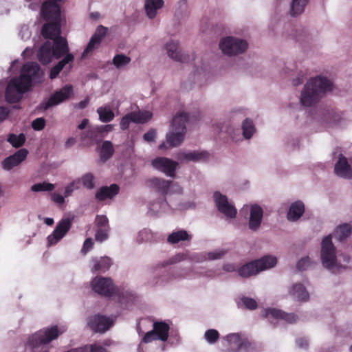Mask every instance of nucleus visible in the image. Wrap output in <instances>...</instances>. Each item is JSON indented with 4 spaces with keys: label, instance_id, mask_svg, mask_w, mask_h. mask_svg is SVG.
Returning a JSON list of instances; mask_svg holds the SVG:
<instances>
[{
    "label": "nucleus",
    "instance_id": "obj_8",
    "mask_svg": "<svg viewBox=\"0 0 352 352\" xmlns=\"http://www.w3.org/2000/svg\"><path fill=\"white\" fill-rule=\"evenodd\" d=\"M248 42L242 38L226 36L219 42V47L223 54L229 57L244 54L248 49Z\"/></svg>",
    "mask_w": 352,
    "mask_h": 352
},
{
    "label": "nucleus",
    "instance_id": "obj_39",
    "mask_svg": "<svg viewBox=\"0 0 352 352\" xmlns=\"http://www.w3.org/2000/svg\"><path fill=\"white\" fill-rule=\"evenodd\" d=\"M241 127L243 135L247 140L250 139L256 132V128L253 121L250 118H246L243 121Z\"/></svg>",
    "mask_w": 352,
    "mask_h": 352
},
{
    "label": "nucleus",
    "instance_id": "obj_5",
    "mask_svg": "<svg viewBox=\"0 0 352 352\" xmlns=\"http://www.w3.org/2000/svg\"><path fill=\"white\" fill-rule=\"evenodd\" d=\"M188 120L186 113H177L173 119L170 132L166 135V142L160 145V148H166V144L170 147H176L181 144L186 133V123Z\"/></svg>",
    "mask_w": 352,
    "mask_h": 352
},
{
    "label": "nucleus",
    "instance_id": "obj_11",
    "mask_svg": "<svg viewBox=\"0 0 352 352\" xmlns=\"http://www.w3.org/2000/svg\"><path fill=\"white\" fill-rule=\"evenodd\" d=\"M246 208L249 210L250 216L248 218V227L252 232H256L259 230L263 218V210L261 206L257 204H251L245 205L243 210Z\"/></svg>",
    "mask_w": 352,
    "mask_h": 352
},
{
    "label": "nucleus",
    "instance_id": "obj_1",
    "mask_svg": "<svg viewBox=\"0 0 352 352\" xmlns=\"http://www.w3.org/2000/svg\"><path fill=\"white\" fill-rule=\"evenodd\" d=\"M43 77L38 63L28 62L21 71V75L9 82L6 91V98L8 102L14 103L19 101L23 95L31 87L32 83L40 82Z\"/></svg>",
    "mask_w": 352,
    "mask_h": 352
},
{
    "label": "nucleus",
    "instance_id": "obj_42",
    "mask_svg": "<svg viewBox=\"0 0 352 352\" xmlns=\"http://www.w3.org/2000/svg\"><path fill=\"white\" fill-rule=\"evenodd\" d=\"M77 182L78 184L80 182L88 190H91L95 187L94 176L91 173L84 174Z\"/></svg>",
    "mask_w": 352,
    "mask_h": 352
},
{
    "label": "nucleus",
    "instance_id": "obj_55",
    "mask_svg": "<svg viewBox=\"0 0 352 352\" xmlns=\"http://www.w3.org/2000/svg\"><path fill=\"white\" fill-rule=\"evenodd\" d=\"M241 301L243 305L248 309L253 310L258 307L256 301L252 298L243 296L241 298Z\"/></svg>",
    "mask_w": 352,
    "mask_h": 352
},
{
    "label": "nucleus",
    "instance_id": "obj_9",
    "mask_svg": "<svg viewBox=\"0 0 352 352\" xmlns=\"http://www.w3.org/2000/svg\"><path fill=\"white\" fill-rule=\"evenodd\" d=\"M91 287L95 292L102 296L109 297L118 295V300L122 303L126 302L124 298L129 294L128 292H120L115 287L112 280L107 277H95L91 281Z\"/></svg>",
    "mask_w": 352,
    "mask_h": 352
},
{
    "label": "nucleus",
    "instance_id": "obj_20",
    "mask_svg": "<svg viewBox=\"0 0 352 352\" xmlns=\"http://www.w3.org/2000/svg\"><path fill=\"white\" fill-rule=\"evenodd\" d=\"M263 316L268 318L270 320L272 318L278 320L283 319L289 323H294L298 319V317L294 314H287L280 309L274 308L265 309Z\"/></svg>",
    "mask_w": 352,
    "mask_h": 352
},
{
    "label": "nucleus",
    "instance_id": "obj_13",
    "mask_svg": "<svg viewBox=\"0 0 352 352\" xmlns=\"http://www.w3.org/2000/svg\"><path fill=\"white\" fill-rule=\"evenodd\" d=\"M73 94V87L66 85L59 91L54 94L46 102L41 104V108L46 110L53 106L57 105L68 99Z\"/></svg>",
    "mask_w": 352,
    "mask_h": 352
},
{
    "label": "nucleus",
    "instance_id": "obj_58",
    "mask_svg": "<svg viewBox=\"0 0 352 352\" xmlns=\"http://www.w3.org/2000/svg\"><path fill=\"white\" fill-rule=\"evenodd\" d=\"M45 120L43 118H38L35 119L32 123V126L34 130H41L45 127Z\"/></svg>",
    "mask_w": 352,
    "mask_h": 352
},
{
    "label": "nucleus",
    "instance_id": "obj_33",
    "mask_svg": "<svg viewBox=\"0 0 352 352\" xmlns=\"http://www.w3.org/2000/svg\"><path fill=\"white\" fill-rule=\"evenodd\" d=\"M74 56L72 54H67L65 57L61 60L56 65L52 68L50 74V78L54 79L59 74L66 64L72 62Z\"/></svg>",
    "mask_w": 352,
    "mask_h": 352
},
{
    "label": "nucleus",
    "instance_id": "obj_54",
    "mask_svg": "<svg viewBox=\"0 0 352 352\" xmlns=\"http://www.w3.org/2000/svg\"><path fill=\"white\" fill-rule=\"evenodd\" d=\"M256 349L254 344L251 342L247 338H244L243 342L241 343V349L238 352H252Z\"/></svg>",
    "mask_w": 352,
    "mask_h": 352
},
{
    "label": "nucleus",
    "instance_id": "obj_50",
    "mask_svg": "<svg viewBox=\"0 0 352 352\" xmlns=\"http://www.w3.org/2000/svg\"><path fill=\"white\" fill-rule=\"evenodd\" d=\"M227 254V250L223 249H217L206 254V259L217 260L222 258Z\"/></svg>",
    "mask_w": 352,
    "mask_h": 352
},
{
    "label": "nucleus",
    "instance_id": "obj_31",
    "mask_svg": "<svg viewBox=\"0 0 352 352\" xmlns=\"http://www.w3.org/2000/svg\"><path fill=\"white\" fill-rule=\"evenodd\" d=\"M289 294L298 301H307L309 298V294L305 287L301 283L293 285L289 290Z\"/></svg>",
    "mask_w": 352,
    "mask_h": 352
},
{
    "label": "nucleus",
    "instance_id": "obj_38",
    "mask_svg": "<svg viewBox=\"0 0 352 352\" xmlns=\"http://www.w3.org/2000/svg\"><path fill=\"white\" fill-rule=\"evenodd\" d=\"M169 205L164 199H160L151 204L149 206V212L152 214H157L161 212H166Z\"/></svg>",
    "mask_w": 352,
    "mask_h": 352
},
{
    "label": "nucleus",
    "instance_id": "obj_61",
    "mask_svg": "<svg viewBox=\"0 0 352 352\" xmlns=\"http://www.w3.org/2000/svg\"><path fill=\"white\" fill-rule=\"evenodd\" d=\"M94 245L93 241L91 238H87L83 244V247L81 250L82 254H85L89 250L92 248Z\"/></svg>",
    "mask_w": 352,
    "mask_h": 352
},
{
    "label": "nucleus",
    "instance_id": "obj_53",
    "mask_svg": "<svg viewBox=\"0 0 352 352\" xmlns=\"http://www.w3.org/2000/svg\"><path fill=\"white\" fill-rule=\"evenodd\" d=\"M80 349H83L82 352H109L105 348L98 344H86Z\"/></svg>",
    "mask_w": 352,
    "mask_h": 352
},
{
    "label": "nucleus",
    "instance_id": "obj_14",
    "mask_svg": "<svg viewBox=\"0 0 352 352\" xmlns=\"http://www.w3.org/2000/svg\"><path fill=\"white\" fill-rule=\"evenodd\" d=\"M152 166L157 170L164 173L168 177H174L178 163L169 158L159 157L151 161Z\"/></svg>",
    "mask_w": 352,
    "mask_h": 352
},
{
    "label": "nucleus",
    "instance_id": "obj_57",
    "mask_svg": "<svg viewBox=\"0 0 352 352\" xmlns=\"http://www.w3.org/2000/svg\"><path fill=\"white\" fill-rule=\"evenodd\" d=\"M159 340L158 339V336L157 335L155 331H154L153 329L147 332L143 339H142V342H144V343H148V342H152L153 340Z\"/></svg>",
    "mask_w": 352,
    "mask_h": 352
},
{
    "label": "nucleus",
    "instance_id": "obj_23",
    "mask_svg": "<svg viewBox=\"0 0 352 352\" xmlns=\"http://www.w3.org/2000/svg\"><path fill=\"white\" fill-rule=\"evenodd\" d=\"M119 192V187L116 184H111L110 186H102L98 189L95 195L96 199L98 201H104L107 199L113 198Z\"/></svg>",
    "mask_w": 352,
    "mask_h": 352
},
{
    "label": "nucleus",
    "instance_id": "obj_56",
    "mask_svg": "<svg viewBox=\"0 0 352 352\" xmlns=\"http://www.w3.org/2000/svg\"><path fill=\"white\" fill-rule=\"evenodd\" d=\"M80 186L77 180H74L65 187L64 195L67 197L72 195L75 190L79 189Z\"/></svg>",
    "mask_w": 352,
    "mask_h": 352
},
{
    "label": "nucleus",
    "instance_id": "obj_37",
    "mask_svg": "<svg viewBox=\"0 0 352 352\" xmlns=\"http://www.w3.org/2000/svg\"><path fill=\"white\" fill-rule=\"evenodd\" d=\"M114 153L113 144L110 141H104L100 151V160L103 162L111 157Z\"/></svg>",
    "mask_w": 352,
    "mask_h": 352
},
{
    "label": "nucleus",
    "instance_id": "obj_51",
    "mask_svg": "<svg viewBox=\"0 0 352 352\" xmlns=\"http://www.w3.org/2000/svg\"><path fill=\"white\" fill-rule=\"evenodd\" d=\"M95 223L96 228L110 229L109 226V220L104 215L96 216Z\"/></svg>",
    "mask_w": 352,
    "mask_h": 352
},
{
    "label": "nucleus",
    "instance_id": "obj_63",
    "mask_svg": "<svg viewBox=\"0 0 352 352\" xmlns=\"http://www.w3.org/2000/svg\"><path fill=\"white\" fill-rule=\"evenodd\" d=\"M107 32V28L103 26H100L97 28L96 33L92 36H96L99 38L100 42L101 43L103 36L105 35Z\"/></svg>",
    "mask_w": 352,
    "mask_h": 352
},
{
    "label": "nucleus",
    "instance_id": "obj_18",
    "mask_svg": "<svg viewBox=\"0 0 352 352\" xmlns=\"http://www.w3.org/2000/svg\"><path fill=\"white\" fill-rule=\"evenodd\" d=\"M176 158L183 164L190 162H204L208 158V153L206 151H180L177 154Z\"/></svg>",
    "mask_w": 352,
    "mask_h": 352
},
{
    "label": "nucleus",
    "instance_id": "obj_27",
    "mask_svg": "<svg viewBox=\"0 0 352 352\" xmlns=\"http://www.w3.org/2000/svg\"><path fill=\"white\" fill-rule=\"evenodd\" d=\"M148 187L155 189L163 194H167L170 185V181L163 178L153 177L146 181Z\"/></svg>",
    "mask_w": 352,
    "mask_h": 352
},
{
    "label": "nucleus",
    "instance_id": "obj_22",
    "mask_svg": "<svg viewBox=\"0 0 352 352\" xmlns=\"http://www.w3.org/2000/svg\"><path fill=\"white\" fill-rule=\"evenodd\" d=\"M187 258V254L185 253H178L173 256L172 258L159 262L156 264L153 265L150 267V272L155 274L160 270L167 267L168 265L175 264L184 261Z\"/></svg>",
    "mask_w": 352,
    "mask_h": 352
},
{
    "label": "nucleus",
    "instance_id": "obj_44",
    "mask_svg": "<svg viewBox=\"0 0 352 352\" xmlns=\"http://www.w3.org/2000/svg\"><path fill=\"white\" fill-rule=\"evenodd\" d=\"M54 185L49 182H41L32 185L31 190L33 192H51L54 189Z\"/></svg>",
    "mask_w": 352,
    "mask_h": 352
},
{
    "label": "nucleus",
    "instance_id": "obj_47",
    "mask_svg": "<svg viewBox=\"0 0 352 352\" xmlns=\"http://www.w3.org/2000/svg\"><path fill=\"white\" fill-rule=\"evenodd\" d=\"M8 141L15 148L21 146L25 141V135L21 133L19 135L10 134L8 138Z\"/></svg>",
    "mask_w": 352,
    "mask_h": 352
},
{
    "label": "nucleus",
    "instance_id": "obj_52",
    "mask_svg": "<svg viewBox=\"0 0 352 352\" xmlns=\"http://www.w3.org/2000/svg\"><path fill=\"white\" fill-rule=\"evenodd\" d=\"M109 229L96 228L95 239L98 242H103L109 237Z\"/></svg>",
    "mask_w": 352,
    "mask_h": 352
},
{
    "label": "nucleus",
    "instance_id": "obj_59",
    "mask_svg": "<svg viewBox=\"0 0 352 352\" xmlns=\"http://www.w3.org/2000/svg\"><path fill=\"white\" fill-rule=\"evenodd\" d=\"M168 190L172 193L182 194L183 192L182 187L176 182L170 181Z\"/></svg>",
    "mask_w": 352,
    "mask_h": 352
},
{
    "label": "nucleus",
    "instance_id": "obj_26",
    "mask_svg": "<svg viewBox=\"0 0 352 352\" xmlns=\"http://www.w3.org/2000/svg\"><path fill=\"white\" fill-rule=\"evenodd\" d=\"M244 336L240 333H230L225 337L228 342L227 352H238L241 349V343L243 342Z\"/></svg>",
    "mask_w": 352,
    "mask_h": 352
},
{
    "label": "nucleus",
    "instance_id": "obj_30",
    "mask_svg": "<svg viewBox=\"0 0 352 352\" xmlns=\"http://www.w3.org/2000/svg\"><path fill=\"white\" fill-rule=\"evenodd\" d=\"M321 119L329 125H336L342 120L341 114L332 109H324L321 113Z\"/></svg>",
    "mask_w": 352,
    "mask_h": 352
},
{
    "label": "nucleus",
    "instance_id": "obj_49",
    "mask_svg": "<svg viewBox=\"0 0 352 352\" xmlns=\"http://www.w3.org/2000/svg\"><path fill=\"white\" fill-rule=\"evenodd\" d=\"M204 338L209 344H214L219 338V332L216 329H208L204 333Z\"/></svg>",
    "mask_w": 352,
    "mask_h": 352
},
{
    "label": "nucleus",
    "instance_id": "obj_17",
    "mask_svg": "<svg viewBox=\"0 0 352 352\" xmlns=\"http://www.w3.org/2000/svg\"><path fill=\"white\" fill-rule=\"evenodd\" d=\"M334 173L336 176L344 179H352V166L349 163L347 158L342 154L338 155V160L334 166Z\"/></svg>",
    "mask_w": 352,
    "mask_h": 352
},
{
    "label": "nucleus",
    "instance_id": "obj_40",
    "mask_svg": "<svg viewBox=\"0 0 352 352\" xmlns=\"http://www.w3.org/2000/svg\"><path fill=\"white\" fill-rule=\"evenodd\" d=\"M132 122L135 123H145L152 118V113L148 111H138L131 113Z\"/></svg>",
    "mask_w": 352,
    "mask_h": 352
},
{
    "label": "nucleus",
    "instance_id": "obj_64",
    "mask_svg": "<svg viewBox=\"0 0 352 352\" xmlns=\"http://www.w3.org/2000/svg\"><path fill=\"white\" fill-rule=\"evenodd\" d=\"M168 282L167 280H166L164 278H160L157 276H154L153 278H151L149 280V284L151 285H163L164 283H166Z\"/></svg>",
    "mask_w": 352,
    "mask_h": 352
},
{
    "label": "nucleus",
    "instance_id": "obj_10",
    "mask_svg": "<svg viewBox=\"0 0 352 352\" xmlns=\"http://www.w3.org/2000/svg\"><path fill=\"white\" fill-rule=\"evenodd\" d=\"M276 257L271 255L264 256L262 258L250 262L241 266L238 270V274L242 278H248L256 275L260 272L274 267L276 265Z\"/></svg>",
    "mask_w": 352,
    "mask_h": 352
},
{
    "label": "nucleus",
    "instance_id": "obj_24",
    "mask_svg": "<svg viewBox=\"0 0 352 352\" xmlns=\"http://www.w3.org/2000/svg\"><path fill=\"white\" fill-rule=\"evenodd\" d=\"M91 262L93 265L91 271L93 273H104L110 268L112 264L111 259L108 256L100 258H93Z\"/></svg>",
    "mask_w": 352,
    "mask_h": 352
},
{
    "label": "nucleus",
    "instance_id": "obj_19",
    "mask_svg": "<svg viewBox=\"0 0 352 352\" xmlns=\"http://www.w3.org/2000/svg\"><path fill=\"white\" fill-rule=\"evenodd\" d=\"M28 153L27 149L21 148L13 155L6 157L2 162L3 169L10 170L14 167L19 165L26 159Z\"/></svg>",
    "mask_w": 352,
    "mask_h": 352
},
{
    "label": "nucleus",
    "instance_id": "obj_62",
    "mask_svg": "<svg viewBox=\"0 0 352 352\" xmlns=\"http://www.w3.org/2000/svg\"><path fill=\"white\" fill-rule=\"evenodd\" d=\"M156 136V132L155 130L151 129L148 131H147L146 133L143 135V139L146 142H153L154 141Z\"/></svg>",
    "mask_w": 352,
    "mask_h": 352
},
{
    "label": "nucleus",
    "instance_id": "obj_60",
    "mask_svg": "<svg viewBox=\"0 0 352 352\" xmlns=\"http://www.w3.org/2000/svg\"><path fill=\"white\" fill-rule=\"evenodd\" d=\"M131 122H132V118L131 117V113H129L122 118L120 122L121 129L123 130L126 129Z\"/></svg>",
    "mask_w": 352,
    "mask_h": 352
},
{
    "label": "nucleus",
    "instance_id": "obj_4",
    "mask_svg": "<svg viewBox=\"0 0 352 352\" xmlns=\"http://www.w3.org/2000/svg\"><path fill=\"white\" fill-rule=\"evenodd\" d=\"M64 331L65 329H59L57 326L40 329L28 337L25 347L33 352H49L45 345L56 340Z\"/></svg>",
    "mask_w": 352,
    "mask_h": 352
},
{
    "label": "nucleus",
    "instance_id": "obj_6",
    "mask_svg": "<svg viewBox=\"0 0 352 352\" xmlns=\"http://www.w3.org/2000/svg\"><path fill=\"white\" fill-rule=\"evenodd\" d=\"M69 52L67 42L65 38H58L55 41H46L38 50L37 58L45 65L50 63L52 58H59Z\"/></svg>",
    "mask_w": 352,
    "mask_h": 352
},
{
    "label": "nucleus",
    "instance_id": "obj_32",
    "mask_svg": "<svg viewBox=\"0 0 352 352\" xmlns=\"http://www.w3.org/2000/svg\"><path fill=\"white\" fill-rule=\"evenodd\" d=\"M191 235L187 231L181 230L172 232L168 235L167 241L170 244H176L180 241H190Z\"/></svg>",
    "mask_w": 352,
    "mask_h": 352
},
{
    "label": "nucleus",
    "instance_id": "obj_41",
    "mask_svg": "<svg viewBox=\"0 0 352 352\" xmlns=\"http://www.w3.org/2000/svg\"><path fill=\"white\" fill-rule=\"evenodd\" d=\"M97 113L103 122H109L114 118V113L109 107H100L97 109Z\"/></svg>",
    "mask_w": 352,
    "mask_h": 352
},
{
    "label": "nucleus",
    "instance_id": "obj_12",
    "mask_svg": "<svg viewBox=\"0 0 352 352\" xmlns=\"http://www.w3.org/2000/svg\"><path fill=\"white\" fill-rule=\"evenodd\" d=\"M213 198L218 210L227 219H234L236 216V209L228 201V197L221 192H214Z\"/></svg>",
    "mask_w": 352,
    "mask_h": 352
},
{
    "label": "nucleus",
    "instance_id": "obj_28",
    "mask_svg": "<svg viewBox=\"0 0 352 352\" xmlns=\"http://www.w3.org/2000/svg\"><path fill=\"white\" fill-rule=\"evenodd\" d=\"M164 3L163 0H145L144 8L146 16L151 19H154L157 10L163 7Z\"/></svg>",
    "mask_w": 352,
    "mask_h": 352
},
{
    "label": "nucleus",
    "instance_id": "obj_25",
    "mask_svg": "<svg viewBox=\"0 0 352 352\" xmlns=\"http://www.w3.org/2000/svg\"><path fill=\"white\" fill-rule=\"evenodd\" d=\"M305 212V205L301 201L292 203L287 214V218L289 221H296Z\"/></svg>",
    "mask_w": 352,
    "mask_h": 352
},
{
    "label": "nucleus",
    "instance_id": "obj_43",
    "mask_svg": "<svg viewBox=\"0 0 352 352\" xmlns=\"http://www.w3.org/2000/svg\"><path fill=\"white\" fill-rule=\"evenodd\" d=\"M131 58L123 54H120L116 55L113 58V64L117 69H122L126 66L131 62Z\"/></svg>",
    "mask_w": 352,
    "mask_h": 352
},
{
    "label": "nucleus",
    "instance_id": "obj_2",
    "mask_svg": "<svg viewBox=\"0 0 352 352\" xmlns=\"http://www.w3.org/2000/svg\"><path fill=\"white\" fill-rule=\"evenodd\" d=\"M333 81L324 76L310 78L304 85L301 91L300 102L305 107L317 104L324 94L333 91Z\"/></svg>",
    "mask_w": 352,
    "mask_h": 352
},
{
    "label": "nucleus",
    "instance_id": "obj_21",
    "mask_svg": "<svg viewBox=\"0 0 352 352\" xmlns=\"http://www.w3.org/2000/svg\"><path fill=\"white\" fill-rule=\"evenodd\" d=\"M164 49L167 55L171 59L179 62L186 60V56L182 53L178 42L170 41L165 44Z\"/></svg>",
    "mask_w": 352,
    "mask_h": 352
},
{
    "label": "nucleus",
    "instance_id": "obj_35",
    "mask_svg": "<svg viewBox=\"0 0 352 352\" xmlns=\"http://www.w3.org/2000/svg\"><path fill=\"white\" fill-rule=\"evenodd\" d=\"M309 0H292L290 3V14L296 16L301 14Z\"/></svg>",
    "mask_w": 352,
    "mask_h": 352
},
{
    "label": "nucleus",
    "instance_id": "obj_7",
    "mask_svg": "<svg viewBox=\"0 0 352 352\" xmlns=\"http://www.w3.org/2000/svg\"><path fill=\"white\" fill-rule=\"evenodd\" d=\"M320 259L322 266L332 272H339L344 267L338 262L336 248L332 243L331 235L324 236L321 242Z\"/></svg>",
    "mask_w": 352,
    "mask_h": 352
},
{
    "label": "nucleus",
    "instance_id": "obj_15",
    "mask_svg": "<svg viewBox=\"0 0 352 352\" xmlns=\"http://www.w3.org/2000/svg\"><path fill=\"white\" fill-rule=\"evenodd\" d=\"M113 323L111 318L100 315L91 316L87 320V326L96 333H104Z\"/></svg>",
    "mask_w": 352,
    "mask_h": 352
},
{
    "label": "nucleus",
    "instance_id": "obj_46",
    "mask_svg": "<svg viewBox=\"0 0 352 352\" xmlns=\"http://www.w3.org/2000/svg\"><path fill=\"white\" fill-rule=\"evenodd\" d=\"M153 238V233L151 230L147 228H144L140 230L136 237V241L138 243H142L151 241Z\"/></svg>",
    "mask_w": 352,
    "mask_h": 352
},
{
    "label": "nucleus",
    "instance_id": "obj_45",
    "mask_svg": "<svg viewBox=\"0 0 352 352\" xmlns=\"http://www.w3.org/2000/svg\"><path fill=\"white\" fill-rule=\"evenodd\" d=\"M100 43V42L99 41V38H98L96 36H91L86 48L82 54V58H85L89 53H91L95 49H96L99 46Z\"/></svg>",
    "mask_w": 352,
    "mask_h": 352
},
{
    "label": "nucleus",
    "instance_id": "obj_36",
    "mask_svg": "<svg viewBox=\"0 0 352 352\" xmlns=\"http://www.w3.org/2000/svg\"><path fill=\"white\" fill-rule=\"evenodd\" d=\"M351 226L348 223H344L336 228L334 232V236L336 239L342 241L351 235Z\"/></svg>",
    "mask_w": 352,
    "mask_h": 352
},
{
    "label": "nucleus",
    "instance_id": "obj_34",
    "mask_svg": "<svg viewBox=\"0 0 352 352\" xmlns=\"http://www.w3.org/2000/svg\"><path fill=\"white\" fill-rule=\"evenodd\" d=\"M153 330L158 336V339L162 341H166L168 337V325L164 322H156L153 323Z\"/></svg>",
    "mask_w": 352,
    "mask_h": 352
},
{
    "label": "nucleus",
    "instance_id": "obj_16",
    "mask_svg": "<svg viewBox=\"0 0 352 352\" xmlns=\"http://www.w3.org/2000/svg\"><path fill=\"white\" fill-rule=\"evenodd\" d=\"M72 226V220L69 218L61 219L56 225L52 234L48 236L47 242L50 245L57 243L63 239Z\"/></svg>",
    "mask_w": 352,
    "mask_h": 352
},
{
    "label": "nucleus",
    "instance_id": "obj_48",
    "mask_svg": "<svg viewBox=\"0 0 352 352\" xmlns=\"http://www.w3.org/2000/svg\"><path fill=\"white\" fill-rule=\"evenodd\" d=\"M314 262L312 259L307 256L301 258L296 263V267L298 270H306L309 269Z\"/></svg>",
    "mask_w": 352,
    "mask_h": 352
},
{
    "label": "nucleus",
    "instance_id": "obj_29",
    "mask_svg": "<svg viewBox=\"0 0 352 352\" xmlns=\"http://www.w3.org/2000/svg\"><path fill=\"white\" fill-rule=\"evenodd\" d=\"M104 138V135H101L99 133V129L96 126L89 127L85 131L81 133L80 140L82 141H90L91 142H99L102 138Z\"/></svg>",
    "mask_w": 352,
    "mask_h": 352
},
{
    "label": "nucleus",
    "instance_id": "obj_3",
    "mask_svg": "<svg viewBox=\"0 0 352 352\" xmlns=\"http://www.w3.org/2000/svg\"><path fill=\"white\" fill-rule=\"evenodd\" d=\"M41 14L43 19L47 21L43 25L41 34L45 38H49L52 41L58 38L60 34V10L56 3L45 1L42 5Z\"/></svg>",
    "mask_w": 352,
    "mask_h": 352
}]
</instances>
